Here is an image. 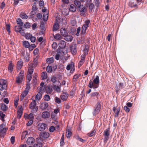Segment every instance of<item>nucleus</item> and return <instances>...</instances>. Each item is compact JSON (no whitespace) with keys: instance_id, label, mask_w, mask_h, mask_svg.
<instances>
[{"instance_id":"obj_1","label":"nucleus","mask_w":147,"mask_h":147,"mask_svg":"<svg viewBox=\"0 0 147 147\" xmlns=\"http://www.w3.org/2000/svg\"><path fill=\"white\" fill-rule=\"evenodd\" d=\"M59 47L57 50V53L61 54L62 50L61 49H65L66 46V42L64 40H60L59 43Z\"/></svg>"},{"instance_id":"obj_2","label":"nucleus","mask_w":147,"mask_h":147,"mask_svg":"<svg viewBox=\"0 0 147 147\" xmlns=\"http://www.w3.org/2000/svg\"><path fill=\"white\" fill-rule=\"evenodd\" d=\"M101 105L99 102H98L96 104L92 114L94 116H96L100 112L101 109Z\"/></svg>"},{"instance_id":"obj_3","label":"nucleus","mask_w":147,"mask_h":147,"mask_svg":"<svg viewBox=\"0 0 147 147\" xmlns=\"http://www.w3.org/2000/svg\"><path fill=\"white\" fill-rule=\"evenodd\" d=\"M37 126L38 130L42 131H44L46 129L47 125L44 123H40L38 124Z\"/></svg>"},{"instance_id":"obj_4","label":"nucleus","mask_w":147,"mask_h":147,"mask_svg":"<svg viewBox=\"0 0 147 147\" xmlns=\"http://www.w3.org/2000/svg\"><path fill=\"white\" fill-rule=\"evenodd\" d=\"M7 81L6 80L1 79H0V86L2 89H4L6 90L7 86L6 85Z\"/></svg>"},{"instance_id":"obj_5","label":"nucleus","mask_w":147,"mask_h":147,"mask_svg":"<svg viewBox=\"0 0 147 147\" xmlns=\"http://www.w3.org/2000/svg\"><path fill=\"white\" fill-rule=\"evenodd\" d=\"M50 136L49 133L48 132L46 131H43L42 132L40 133L39 134L40 138L39 139H41V138H47Z\"/></svg>"},{"instance_id":"obj_6","label":"nucleus","mask_w":147,"mask_h":147,"mask_svg":"<svg viewBox=\"0 0 147 147\" xmlns=\"http://www.w3.org/2000/svg\"><path fill=\"white\" fill-rule=\"evenodd\" d=\"M23 109L22 106H21L20 107L18 106V110L17 112V118L20 119L22 117V115L23 113Z\"/></svg>"},{"instance_id":"obj_7","label":"nucleus","mask_w":147,"mask_h":147,"mask_svg":"<svg viewBox=\"0 0 147 147\" xmlns=\"http://www.w3.org/2000/svg\"><path fill=\"white\" fill-rule=\"evenodd\" d=\"M88 87L90 88H93L94 90H95L98 88L99 86V84H93V82L91 80L89 81V83L88 85Z\"/></svg>"},{"instance_id":"obj_8","label":"nucleus","mask_w":147,"mask_h":147,"mask_svg":"<svg viewBox=\"0 0 147 147\" xmlns=\"http://www.w3.org/2000/svg\"><path fill=\"white\" fill-rule=\"evenodd\" d=\"M53 86L50 84L48 85L47 86H46L45 90L47 94H50L53 91Z\"/></svg>"},{"instance_id":"obj_9","label":"nucleus","mask_w":147,"mask_h":147,"mask_svg":"<svg viewBox=\"0 0 147 147\" xmlns=\"http://www.w3.org/2000/svg\"><path fill=\"white\" fill-rule=\"evenodd\" d=\"M49 106V104L47 102H43L40 105V108L42 110H44L47 109Z\"/></svg>"},{"instance_id":"obj_10","label":"nucleus","mask_w":147,"mask_h":147,"mask_svg":"<svg viewBox=\"0 0 147 147\" xmlns=\"http://www.w3.org/2000/svg\"><path fill=\"white\" fill-rule=\"evenodd\" d=\"M34 139L33 137H29L26 140V143L28 145H31L34 143Z\"/></svg>"},{"instance_id":"obj_11","label":"nucleus","mask_w":147,"mask_h":147,"mask_svg":"<svg viewBox=\"0 0 147 147\" xmlns=\"http://www.w3.org/2000/svg\"><path fill=\"white\" fill-rule=\"evenodd\" d=\"M60 34L62 36L64 37L66 35L68 34V32L67 30L65 28H61L60 30Z\"/></svg>"},{"instance_id":"obj_12","label":"nucleus","mask_w":147,"mask_h":147,"mask_svg":"<svg viewBox=\"0 0 147 147\" xmlns=\"http://www.w3.org/2000/svg\"><path fill=\"white\" fill-rule=\"evenodd\" d=\"M82 7V6H81L79 7V9H77L80 12H81V16H83L84 15L86 9L85 7H83L82 8H81Z\"/></svg>"},{"instance_id":"obj_13","label":"nucleus","mask_w":147,"mask_h":147,"mask_svg":"<svg viewBox=\"0 0 147 147\" xmlns=\"http://www.w3.org/2000/svg\"><path fill=\"white\" fill-rule=\"evenodd\" d=\"M68 94L66 92H63V94L60 96V98L63 101H65L67 99Z\"/></svg>"},{"instance_id":"obj_14","label":"nucleus","mask_w":147,"mask_h":147,"mask_svg":"<svg viewBox=\"0 0 147 147\" xmlns=\"http://www.w3.org/2000/svg\"><path fill=\"white\" fill-rule=\"evenodd\" d=\"M80 0H74V4L77 7V9H79V7L81 6H83V5H82Z\"/></svg>"},{"instance_id":"obj_15","label":"nucleus","mask_w":147,"mask_h":147,"mask_svg":"<svg viewBox=\"0 0 147 147\" xmlns=\"http://www.w3.org/2000/svg\"><path fill=\"white\" fill-rule=\"evenodd\" d=\"M73 47V46H70V50L72 54L74 55L76 54L77 52V50H76L77 47L76 45L75 44L74 47L72 48Z\"/></svg>"},{"instance_id":"obj_16","label":"nucleus","mask_w":147,"mask_h":147,"mask_svg":"<svg viewBox=\"0 0 147 147\" xmlns=\"http://www.w3.org/2000/svg\"><path fill=\"white\" fill-rule=\"evenodd\" d=\"M0 105L1 109L2 111L5 112L7 111L8 107L5 104L1 103L0 104Z\"/></svg>"},{"instance_id":"obj_17","label":"nucleus","mask_w":147,"mask_h":147,"mask_svg":"<svg viewBox=\"0 0 147 147\" xmlns=\"http://www.w3.org/2000/svg\"><path fill=\"white\" fill-rule=\"evenodd\" d=\"M9 65L8 69L10 72H11L13 71V67L14 65L12 64L11 61H9Z\"/></svg>"},{"instance_id":"obj_18","label":"nucleus","mask_w":147,"mask_h":147,"mask_svg":"<svg viewBox=\"0 0 147 147\" xmlns=\"http://www.w3.org/2000/svg\"><path fill=\"white\" fill-rule=\"evenodd\" d=\"M49 116V112L47 111L43 112L42 115V117L44 119L48 118Z\"/></svg>"},{"instance_id":"obj_19","label":"nucleus","mask_w":147,"mask_h":147,"mask_svg":"<svg viewBox=\"0 0 147 147\" xmlns=\"http://www.w3.org/2000/svg\"><path fill=\"white\" fill-rule=\"evenodd\" d=\"M64 39L67 41H71L73 39L72 36L69 35L68 34L64 37Z\"/></svg>"},{"instance_id":"obj_20","label":"nucleus","mask_w":147,"mask_h":147,"mask_svg":"<svg viewBox=\"0 0 147 147\" xmlns=\"http://www.w3.org/2000/svg\"><path fill=\"white\" fill-rule=\"evenodd\" d=\"M76 7L73 4H71L70 5L69 10L72 12H75L76 10Z\"/></svg>"},{"instance_id":"obj_21","label":"nucleus","mask_w":147,"mask_h":147,"mask_svg":"<svg viewBox=\"0 0 147 147\" xmlns=\"http://www.w3.org/2000/svg\"><path fill=\"white\" fill-rule=\"evenodd\" d=\"M74 66V63L72 61H71L70 63L68 64L67 65L66 67V69L67 70L69 71L71 67H72Z\"/></svg>"},{"instance_id":"obj_22","label":"nucleus","mask_w":147,"mask_h":147,"mask_svg":"<svg viewBox=\"0 0 147 147\" xmlns=\"http://www.w3.org/2000/svg\"><path fill=\"white\" fill-rule=\"evenodd\" d=\"M59 25L58 23L55 22L53 26V31H56L59 29Z\"/></svg>"},{"instance_id":"obj_23","label":"nucleus","mask_w":147,"mask_h":147,"mask_svg":"<svg viewBox=\"0 0 147 147\" xmlns=\"http://www.w3.org/2000/svg\"><path fill=\"white\" fill-rule=\"evenodd\" d=\"M16 82L18 84H19L22 82V80L23 79V77L21 78L19 76H17L16 78Z\"/></svg>"},{"instance_id":"obj_24","label":"nucleus","mask_w":147,"mask_h":147,"mask_svg":"<svg viewBox=\"0 0 147 147\" xmlns=\"http://www.w3.org/2000/svg\"><path fill=\"white\" fill-rule=\"evenodd\" d=\"M36 105V100H33L32 102L30 105L29 108L30 109H31L32 107L34 106H35Z\"/></svg>"},{"instance_id":"obj_25","label":"nucleus","mask_w":147,"mask_h":147,"mask_svg":"<svg viewBox=\"0 0 147 147\" xmlns=\"http://www.w3.org/2000/svg\"><path fill=\"white\" fill-rule=\"evenodd\" d=\"M110 130L109 127L104 132V135L105 137H109L110 135L109 131Z\"/></svg>"},{"instance_id":"obj_26","label":"nucleus","mask_w":147,"mask_h":147,"mask_svg":"<svg viewBox=\"0 0 147 147\" xmlns=\"http://www.w3.org/2000/svg\"><path fill=\"white\" fill-rule=\"evenodd\" d=\"M23 45L26 48H28L29 46H30V44L28 41H22Z\"/></svg>"},{"instance_id":"obj_27","label":"nucleus","mask_w":147,"mask_h":147,"mask_svg":"<svg viewBox=\"0 0 147 147\" xmlns=\"http://www.w3.org/2000/svg\"><path fill=\"white\" fill-rule=\"evenodd\" d=\"M46 70L47 72L49 73H51L53 70L52 66L48 65L47 67Z\"/></svg>"},{"instance_id":"obj_28","label":"nucleus","mask_w":147,"mask_h":147,"mask_svg":"<svg viewBox=\"0 0 147 147\" xmlns=\"http://www.w3.org/2000/svg\"><path fill=\"white\" fill-rule=\"evenodd\" d=\"M47 63L51 64L54 62V58L53 57L48 58L46 59Z\"/></svg>"},{"instance_id":"obj_29","label":"nucleus","mask_w":147,"mask_h":147,"mask_svg":"<svg viewBox=\"0 0 147 147\" xmlns=\"http://www.w3.org/2000/svg\"><path fill=\"white\" fill-rule=\"evenodd\" d=\"M93 82L95 84H99L100 80H99V77L98 76H96L95 78H94L93 80Z\"/></svg>"},{"instance_id":"obj_30","label":"nucleus","mask_w":147,"mask_h":147,"mask_svg":"<svg viewBox=\"0 0 147 147\" xmlns=\"http://www.w3.org/2000/svg\"><path fill=\"white\" fill-rule=\"evenodd\" d=\"M89 51V47L88 45L86 44L85 45V48L84 49V53L86 54H88V52Z\"/></svg>"},{"instance_id":"obj_31","label":"nucleus","mask_w":147,"mask_h":147,"mask_svg":"<svg viewBox=\"0 0 147 147\" xmlns=\"http://www.w3.org/2000/svg\"><path fill=\"white\" fill-rule=\"evenodd\" d=\"M88 6L89 8V11L91 12L92 10L94 9L95 8V5L92 3H91Z\"/></svg>"},{"instance_id":"obj_32","label":"nucleus","mask_w":147,"mask_h":147,"mask_svg":"<svg viewBox=\"0 0 147 147\" xmlns=\"http://www.w3.org/2000/svg\"><path fill=\"white\" fill-rule=\"evenodd\" d=\"M16 22L17 24L18 25H23L24 23L22 21V20L20 18H18L16 19Z\"/></svg>"},{"instance_id":"obj_33","label":"nucleus","mask_w":147,"mask_h":147,"mask_svg":"<svg viewBox=\"0 0 147 147\" xmlns=\"http://www.w3.org/2000/svg\"><path fill=\"white\" fill-rule=\"evenodd\" d=\"M20 17L22 19L26 20L28 18V16L26 13L20 14Z\"/></svg>"},{"instance_id":"obj_34","label":"nucleus","mask_w":147,"mask_h":147,"mask_svg":"<svg viewBox=\"0 0 147 147\" xmlns=\"http://www.w3.org/2000/svg\"><path fill=\"white\" fill-rule=\"evenodd\" d=\"M42 97V94L40 92H38L35 96V100H39Z\"/></svg>"},{"instance_id":"obj_35","label":"nucleus","mask_w":147,"mask_h":147,"mask_svg":"<svg viewBox=\"0 0 147 147\" xmlns=\"http://www.w3.org/2000/svg\"><path fill=\"white\" fill-rule=\"evenodd\" d=\"M47 74L45 71L43 72H42V80H44L47 78Z\"/></svg>"},{"instance_id":"obj_36","label":"nucleus","mask_w":147,"mask_h":147,"mask_svg":"<svg viewBox=\"0 0 147 147\" xmlns=\"http://www.w3.org/2000/svg\"><path fill=\"white\" fill-rule=\"evenodd\" d=\"M54 38L56 40H59L62 38V37L59 34H57L55 35Z\"/></svg>"},{"instance_id":"obj_37","label":"nucleus","mask_w":147,"mask_h":147,"mask_svg":"<svg viewBox=\"0 0 147 147\" xmlns=\"http://www.w3.org/2000/svg\"><path fill=\"white\" fill-rule=\"evenodd\" d=\"M96 132V130L95 129H94L90 133H88V136L90 137H92L94 135Z\"/></svg>"},{"instance_id":"obj_38","label":"nucleus","mask_w":147,"mask_h":147,"mask_svg":"<svg viewBox=\"0 0 147 147\" xmlns=\"http://www.w3.org/2000/svg\"><path fill=\"white\" fill-rule=\"evenodd\" d=\"M31 26L30 23L26 22L24 24V27L25 28H29Z\"/></svg>"},{"instance_id":"obj_39","label":"nucleus","mask_w":147,"mask_h":147,"mask_svg":"<svg viewBox=\"0 0 147 147\" xmlns=\"http://www.w3.org/2000/svg\"><path fill=\"white\" fill-rule=\"evenodd\" d=\"M44 100L46 101H48L51 99V98L49 95L48 94H45L43 97Z\"/></svg>"},{"instance_id":"obj_40","label":"nucleus","mask_w":147,"mask_h":147,"mask_svg":"<svg viewBox=\"0 0 147 147\" xmlns=\"http://www.w3.org/2000/svg\"><path fill=\"white\" fill-rule=\"evenodd\" d=\"M23 25H19V26H17V25H16L15 26V28H16V27H19V28L18 29H19V30H16V33H18V32H20V30H22V28H23Z\"/></svg>"},{"instance_id":"obj_41","label":"nucleus","mask_w":147,"mask_h":147,"mask_svg":"<svg viewBox=\"0 0 147 147\" xmlns=\"http://www.w3.org/2000/svg\"><path fill=\"white\" fill-rule=\"evenodd\" d=\"M6 29L8 33L9 34H10L11 33L10 31V26L9 24H6Z\"/></svg>"},{"instance_id":"obj_42","label":"nucleus","mask_w":147,"mask_h":147,"mask_svg":"<svg viewBox=\"0 0 147 147\" xmlns=\"http://www.w3.org/2000/svg\"><path fill=\"white\" fill-rule=\"evenodd\" d=\"M33 114L32 113H30L28 116L27 117V119L31 120H33L34 119V116Z\"/></svg>"},{"instance_id":"obj_43","label":"nucleus","mask_w":147,"mask_h":147,"mask_svg":"<svg viewBox=\"0 0 147 147\" xmlns=\"http://www.w3.org/2000/svg\"><path fill=\"white\" fill-rule=\"evenodd\" d=\"M81 93L82 94H80V100H82V98L84 97L85 96V93L84 91V88L82 91L81 92Z\"/></svg>"},{"instance_id":"obj_44","label":"nucleus","mask_w":147,"mask_h":147,"mask_svg":"<svg viewBox=\"0 0 147 147\" xmlns=\"http://www.w3.org/2000/svg\"><path fill=\"white\" fill-rule=\"evenodd\" d=\"M31 109V112L32 113H35L36 111L38 110V106H36L35 107L32 108Z\"/></svg>"},{"instance_id":"obj_45","label":"nucleus","mask_w":147,"mask_h":147,"mask_svg":"<svg viewBox=\"0 0 147 147\" xmlns=\"http://www.w3.org/2000/svg\"><path fill=\"white\" fill-rule=\"evenodd\" d=\"M53 88L55 90H56L58 92H60L61 91L60 88L58 86H57L56 85H54Z\"/></svg>"},{"instance_id":"obj_46","label":"nucleus","mask_w":147,"mask_h":147,"mask_svg":"<svg viewBox=\"0 0 147 147\" xmlns=\"http://www.w3.org/2000/svg\"><path fill=\"white\" fill-rule=\"evenodd\" d=\"M36 13L35 12H34L31 13V11L30 12V15L29 16V18L33 20L34 18V15L36 14Z\"/></svg>"},{"instance_id":"obj_47","label":"nucleus","mask_w":147,"mask_h":147,"mask_svg":"<svg viewBox=\"0 0 147 147\" xmlns=\"http://www.w3.org/2000/svg\"><path fill=\"white\" fill-rule=\"evenodd\" d=\"M76 29L75 28L72 27L70 28V32L71 34L73 35L74 34L75 32L76 31Z\"/></svg>"},{"instance_id":"obj_48","label":"nucleus","mask_w":147,"mask_h":147,"mask_svg":"<svg viewBox=\"0 0 147 147\" xmlns=\"http://www.w3.org/2000/svg\"><path fill=\"white\" fill-rule=\"evenodd\" d=\"M26 82L27 84L26 85V88L25 89L29 90L31 88L30 82H28V81H27Z\"/></svg>"},{"instance_id":"obj_49","label":"nucleus","mask_w":147,"mask_h":147,"mask_svg":"<svg viewBox=\"0 0 147 147\" xmlns=\"http://www.w3.org/2000/svg\"><path fill=\"white\" fill-rule=\"evenodd\" d=\"M55 128L54 126L52 125L49 128V131L51 132L52 133L55 130Z\"/></svg>"},{"instance_id":"obj_50","label":"nucleus","mask_w":147,"mask_h":147,"mask_svg":"<svg viewBox=\"0 0 147 147\" xmlns=\"http://www.w3.org/2000/svg\"><path fill=\"white\" fill-rule=\"evenodd\" d=\"M32 10L31 11V13L34 12V11H37L38 10V8L36 7V5H33L32 8Z\"/></svg>"},{"instance_id":"obj_51","label":"nucleus","mask_w":147,"mask_h":147,"mask_svg":"<svg viewBox=\"0 0 147 147\" xmlns=\"http://www.w3.org/2000/svg\"><path fill=\"white\" fill-rule=\"evenodd\" d=\"M87 29L84 28L83 27H82V30L81 32V36H82V35H84L86 33V31Z\"/></svg>"},{"instance_id":"obj_52","label":"nucleus","mask_w":147,"mask_h":147,"mask_svg":"<svg viewBox=\"0 0 147 147\" xmlns=\"http://www.w3.org/2000/svg\"><path fill=\"white\" fill-rule=\"evenodd\" d=\"M0 132L1 133L0 134V136L1 137L3 138L5 135L6 134V132L3 131V129L0 130Z\"/></svg>"},{"instance_id":"obj_53","label":"nucleus","mask_w":147,"mask_h":147,"mask_svg":"<svg viewBox=\"0 0 147 147\" xmlns=\"http://www.w3.org/2000/svg\"><path fill=\"white\" fill-rule=\"evenodd\" d=\"M57 47V42H53L52 45V48L54 49H56Z\"/></svg>"},{"instance_id":"obj_54","label":"nucleus","mask_w":147,"mask_h":147,"mask_svg":"<svg viewBox=\"0 0 147 147\" xmlns=\"http://www.w3.org/2000/svg\"><path fill=\"white\" fill-rule=\"evenodd\" d=\"M55 101L56 103L58 104H59L61 102V99L57 96L55 97Z\"/></svg>"},{"instance_id":"obj_55","label":"nucleus","mask_w":147,"mask_h":147,"mask_svg":"<svg viewBox=\"0 0 147 147\" xmlns=\"http://www.w3.org/2000/svg\"><path fill=\"white\" fill-rule=\"evenodd\" d=\"M42 143L41 142H38L34 144V147H42Z\"/></svg>"},{"instance_id":"obj_56","label":"nucleus","mask_w":147,"mask_h":147,"mask_svg":"<svg viewBox=\"0 0 147 147\" xmlns=\"http://www.w3.org/2000/svg\"><path fill=\"white\" fill-rule=\"evenodd\" d=\"M56 77L55 76H53L51 81L53 83L55 84L57 82V80H56Z\"/></svg>"},{"instance_id":"obj_57","label":"nucleus","mask_w":147,"mask_h":147,"mask_svg":"<svg viewBox=\"0 0 147 147\" xmlns=\"http://www.w3.org/2000/svg\"><path fill=\"white\" fill-rule=\"evenodd\" d=\"M32 35L30 33H28L25 35V38L27 40L30 39Z\"/></svg>"},{"instance_id":"obj_58","label":"nucleus","mask_w":147,"mask_h":147,"mask_svg":"<svg viewBox=\"0 0 147 147\" xmlns=\"http://www.w3.org/2000/svg\"><path fill=\"white\" fill-rule=\"evenodd\" d=\"M30 41L31 42L34 43L35 42L36 38L34 36H32V35L31 37L30 38Z\"/></svg>"},{"instance_id":"obj_59","label":"nucleus","mask_w":147,"mask_h":147,"mask_svg":"<svg viewBox=\"0 0 147 147\" xmlns=\"http://www.w3.org/2000/svg\"><path fill=\"white\" fill-rule=\"evenodd\" d=\"M40 27L41 28V30H44L45 28L44 23L43 22H41L40 23ZM45 31V30H44Z\"/></svg>"},{"instance_id":"obj_60","label":"nucleus","mask_w":147,"mask_h":147,"mask_svg":"<svg viewBox=\"0 0 147 147\" xmlns=\"http://www.w3.org/2000/svg\"><path fill=\"white\" fill-rule=\"evenodd\" d=\"M38 2H39V5L41 7H43L44 6V1L42 0H41L40 1H39Z\"/></svg>"},{"instance_id":"obj_61","label":"nucleus","mask_w":147,"mask_h":147,"mask_svg":"<svg viewBox=\"0 0 147 147\" xmlns=\"http://www.w3.org/2000/svg\"><path fill=\"white\" fill-rule=\"evenodd\" d=\"M36 78H34V77H33L32 78V83L33 86H35L36 85Z\"/></svg>"},{"instance_id":"obj_62","label":"nucleus","mask_w":147,"mask_h":147,"mask_svg":"<svg viewBox=\"0 0 147 147\" xmlns=\"http://www.w3.org/2000/svg\"><path fill=\"white\" fill-rule=\"evenodd\" d=\"M76 139L80 141L83 143H84L86 141V140L83 139L78 136H77Z\"/></svg>"},{"instance_id":"obj_63","label":"nucleus","mask_w":147,"mask_h":147,"mask_svg":"<svg viewBox=\"0 0 147 147\" xmlns=\"http://www.w3.org/2000/svg\"><path fill=\"white\" fill-rule=\"evenodd\" d=\"M32 77L31 75L29 74H27V79L28 80V82H30L31 80L32 79Z\"/></svg>"},{"instance_id":"obj_64","label":"nucleus","mask_w":147,"mask_h":147,"mask_svg":"<svg viewBox=\"0 0 147 147\" xmlns=\"http://www.w3.org/2000/svg\"><path fill=\"white\" fill-rule=\"evenodd\" d=\"M70 23L71 25L73 26H75L77 23L76 21L75 20H71Z\"/></svg>"}]
</instances>
